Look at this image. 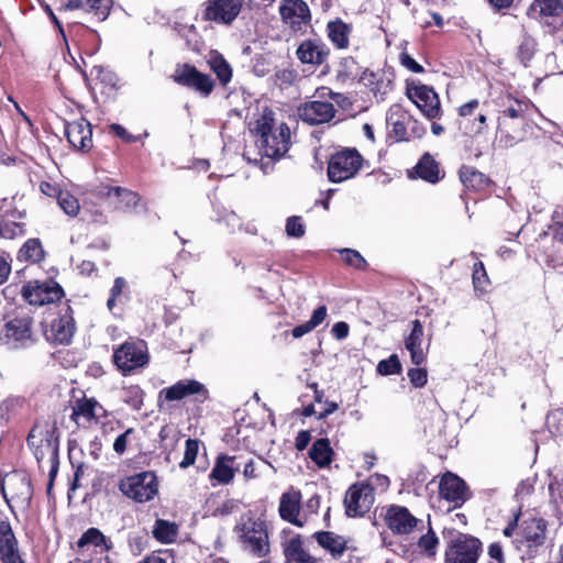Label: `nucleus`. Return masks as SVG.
<instances>
[{"label":"nucleus","instance_id":"obj_1","mask_svg":"<svg viewBox=\"0 0 563 563\" xmlns=\"http://www.w3.org/2000/svg\"><path fill=\"white\" fill-rule=\"evenodd\" d=\"M547 526V521L542 518L523 520L516 539L517 548L529 556L534 555L545 542Z\"/></svg>","mask_w":563,"mask_h":563},{"label":"nucleus","instance_id":"obj_2","mask_svg":"<svg viewBox=\"0 0 563 563\" xmlns=\"http://www.w3.org/2000/svg\"><path fill=\"white\" fill-rule=\"evenodd\" d=\"M287 143H245L243 157L252 164H260L266 174L274 163L288 152Z\"/></svg>","mask_w":563,"mask_h":563},{"label":"nucleus","instance_id":"obj_3","mask_svg":"<svg viewBox=\"0 0 563 563\" xmlns=\"http://www.w3.org/2000/svg\"><path fill=\"white\" fill-rule=\"evenodd\" d=\"M120 490L137 503H146L157 494L156 476L152 472H142L121 479Z\"/></svg>","mask_w":563,"mask_h":563},{"label":"nucleus","instance_id":"obj_4","mask_svg":"<svg viewBox=\"0 0 563 563\" xmlns=\"http://www.w3.org/2000/svg\"><path fill=\"white\" fill-rule=\"evenodd\" d=\"M362 166V157L356 150L346 148L332 155L328 176L333 183H341L353 177Z\"/></svg>","mask_w":563,"mask_h":563},{"label":"nucleus","instance_id":"obj_5","mask_svg":"<svg viewBox=\"0 0 563 563\" xmlns=\"http://www.w3.org/2000/svg\"><path fill=\"white\" fill-rule=\"evenodd\" d=\"M0 487L8 504L14 503L18 507L29 506L32 498V486L24 473L7 474Z\"/></svg>","mask_w":563,"mask_h":563},{"label":"nucleus","instance_id":"obj_6","mask_svg":"<svg viewBox=\"0 0 563 563\" xmlns=\"http://www.w3.org/2000/svg\"><path fill=\"white\" fill-rule=\"evenodd\" d=\"M115 365L124 373L143 367L148 362L147 349L144 341H129L114 351Z\"/></svg>","mask_w":563,"mask_h":563},{"label":"nucleus","instance_id":"obj_7","mask_svg":"<svg viewBox=\"0 0 563 563\" xmlns=\"http://www.w3.org/2000/svg\"><path fill=\"white\" fill-rule=\"evenodd\" d=\"M0 340L9 349H20L32 344V319L22 317L8 321L0 333Z\"/></svg>","mask_w":563,"mask_h":563},{"label":"nucleus","instance_id":"obj_8","mask_svg":"<svg viewBox=\"0 0 563 563\" xmlns=\"http://www.w3.org/2000/svg\"><path fill=\"white\" fill-rule=\"evenodd\" d=\"M245 0H208L203 3L202 19L230 25L240 14Z\"/></svg>","mask_w":563,"mask_h":563},{"label":"nucleus","instance_id":"obj_9","mask_svg":"<svg viewBox=\"0 0 563 563\" xmlns=\"http://www.w3.org/2000/svg\"><path fill=\"white\" fill-rule=\"evenodd\" d=\"M406 95L429 119L439 117L441 111L440 99L432 87L408 81Z\"/></svg>","mask_w":563,"mask_h":563},{"label":"nucleus","instance_id":"obj_10","mask_svg":"<svg viewBox=\"0 0 563 563\" xmlns=\"http://www.w3.org/2000/svg\"><path fill=\"white\" fill-rule=\"evenodd\" d=\"M373 487L367 483L352 485L345 494L344 505L349 517H360L368 512L374 504Z\"/></svg>","mask_w":563,"mask_h":563},{"label":"nucleus","instance_id":"obj_11","mask_svg":"<svg viewBox=\"0 0 563 563\" xmlns=\"http://www.w3.org/2000/svg\"><path fill=\"white\" fill-rule=\"evenodd\" d=\"M527 15L553 30L563 29L562 0H533L527 10Z\"/></svg>","mask_w":563,"mask_h":563},{"label":"nucleus","instance_id":"obj_12","mask_svg":"<svg viewBox=\"0 0 563 563\" xmlns=\"http://www.w3.org/2000/svg\"><path fill=\"white\" fill-rule=\"evenodd\" d=\"M279 14L283 22L295 32L306 30L311 20L310 9L303 0H282Z\"/></svg>","mask_w":563,"mask_h":563},{"label":"nucleus","instance_id":"obj_13","mask_svg":"<svg viewBox=\"0 0 563 563\" xmlns=\"http://www.w3.org/2000/svg\"><path fill=\"white\" fill-rule=\"evenodd\" d=\"M23 296L33 306H44L58 301L64 291L54 280L31 282L23 288Z\"/></svg>","mask_w":563,"mask_h":563},{"label":"nucleus","instance_id":"obj_14","mask_svg":"<svg viewBox=\"0 0 563 563\" xmlns=\"http://www.w3.org/2000/svg\"><path fill=\"white\" fill-rule=\"evenodd\" d=\"M251 132L255 136L262 137L263 141H267L268 137H272L273 141H289L291 136L289 126L284 122L277 124L271 110H265L251 124Z\"/></svg>","mask_w":563,"mask_h":563},{"label":"nucleus","instance_id":"obj_15","mask_svg":"<svg viewBox=\"0 0 563 563\" xmlns=\"http://www.w3.org/2000/svg\"><path fill=\"white\" fill-rule=\"evenodd\" d=\"M481 542L468 536L459 537L445 553V563H476L479 556Z\"/></svg>","mask_w":563,"mask_h":563},{"label":"nucleus","instance_id":"obj_16","mask_svg":"<svg viewBox=\"0 0 563 563\" xmlns=\"http://www.w3.org/2000/svg\"><path fill=\"white\" fill-rule=\"evenodd\" d=\"M71 412V420L78 427H86L92 421H98L100 418L107 416V411L101 404H99L95 398H87L82 396L75 400Z\"/></svg>","mask_w":563,"mask_h":563},{"label":"nucleus","instance_id":"obj_17","mask_svg":"<svg viewBox=\"0 0 563 563\" xmlns=\"http://www.w3.org/2000/svg\"><path fill=\"white\" fill-rule=\"evenodd\" d=\"M385 522L395 534H409L421 520L417 519L406 507L393 505L385 515Z\"/></svg>","mask_w":563,"mask_h":563},{"label":"nucleus","instance_id":"obj_18","mask_svg":"<svg viewBox=\"0 0 563 563\" xmlns=\"http://www.w3.org/2000/svg\"><path fill=\"white\" fill-rule=\"evenodd\" d=\"M242 531L243 541L253 555L263 558L268 553V536L263 523L250 521L243 525Z\"/></svg>","mask_w":563,"mask_h":563},{"label":"nucleus","instance_id":"obj_19","mask_svg":"<svg viewBox=\"0 0 563 563\" xmlns=\"http://www.w3.org/2000/svg\"><path fill=\"white\" fill-rule=\"evenodd\" d=\"M174 79L183 86L194 88L202 96L210 95L214 86L209 75L198 71L196 67L190 65H184L177 69Z\"/></svg>","mask_w":563,"mask_h":563},{"label":"nucleus","instance_id":"obj_20","mask_svg":"<svg viewBox=\"0 0 563 563\" xmlns=\"http://www.w3.org/2000/svg\"><path fill=\"white\" fill-rule=\"evenodd\" d=\"M440 496L453 504V507L462 506L468 499L467 487L462 478L446 473L440 481Z\"/></svg>","mask_w":563,"mask_h":563},{"label":"nucleus","instance_id":"obj_21","mask_svg":"<svg viewBox=\"0 0 563 563\" xmlns=\"http://www.w3.org/2000/svg\"><path fill=\"white\" fill-rule=\"evenodd\" d=\"M335 109L329 101L313 100L299 108V117L309 124H322L333 119Z\"/></svg>","mask_w":563,"mask_h":563},{"label":"nucleus","instance_id":"obj_22","mask_svg":"<svg viewBox=\"0 0 563 563\" xmlns=\"http://www.w3.org/2000/svg\"><path fill=\"white\" fill-rule=\"evenodd\" d=\"M75 329V320L68 308L64 314L52 321L49 329L45 331V336L51 342L67 344L70 342Z\"/></svg>","mask_w":563,"mask_h":563},{"label":"nucleus","instance_id":"obj_23","mask_svg":"<svg viewBox=\"0 0 563 563\" xmlns=\"http://www.w3.org/2000/svg\"><path fill=\"white\" fill-rule=\"evenodd\" d=\"M329 55L327 45L318 38H307L302 41L297 51L296 56L302 64L319 66L323 64Z\"/></svg>","mask_w":563,"mask_h":563},{"label":"nucleus","instance_id":"obj_24","mask_svg":"<svg viewBox=\"0 0 563 563\" xmlns=\"http://www.w3.org/2000/svg\"><path fill=\"white\" fill-rule=\"evenodd\" d=\"M422 323L416 319L412 321V329L408 338L405 340L406 349L410 352L411 362L416 365L422 364L427 358L428 344L423 342Z\"/></svg>","mask_w":563,"mask_h":563},{"label":"nucleus","instance_id":"obj_25","mask_svg":"<svg viewBox=\"0 0 563 563\" xmlns=\"http://www.w3.org/2000/svg\"><path fill=\"white\" fill-rule=\"evenodd\" d=\"M97 195L109 198L114 197L117 199V208L124 210L134 209L140 201V196L136 192L122 187L100 185L97 189Z\"/></svg>","mask_w":563,"mask_h":563},{"label":"nucleus","instance_id":"obj_26","mask_svg":"<svg viewBox=\"0 0 563 563\" xmlns=\"http://www.w3.org/2000/svg\"><path fill=\"white\" fill-rule=\"evenodd\" d=\"M205 391L202 384L195 379L179 380L170 387H167L161 391V395L165 396L168 401L181 400L187 396L196 395Z\"/></svg>","mask_w":563,"mask_h":563},{"label":"nucleus","instance_id":"obj_27","mask_svg":"<svg viewBox=\"0 0 563 563\" xmlns=\"http://www.w3.org/2000/svg\"><path fill=\"white\" fill-rule=\"evenodd\" d=\"M300 495L298 493H285L280 497L279 503V515L280 517L298 527H302L303 523L298 519L300 510Z\"/></svg>","mask_w":563,"mask_h":563},{"label":"nucleus","instance_id":"obj_28","mask_svg":"<svg viewBox=\"0 0 563 563\" xmlns=\"http://www.w3.org/2000/svg\"><path fill=\"white\" fill-rule=\"evenodd\" d=\"M234 460V456H218L209 477L211 479H216L220 484H229L232 482L235 471L238 470L233 466Z\"/></svg>","mask_w":563,"mask_h":563},{"label":"nucleus","instance_id":"obj_29","mask_svg":"<svg viewBox=\"0 0 563 563\" xmlns=\"http://www.w3.org/2000/svg\"><path fill=\"white\" fill-rule=\"evenodd\" d=\"M314 538L319 545L329 551L334 558H340L346 549L345 540L333 532H316Z\"/></svg>","mask_w":563,"mask_h":563},{"label":"nucleus","instance_id":"obj_30","mask_svg":"<svg viewBox=\"0 0 563 563\" xmlns=\"http://www.w3.org/2000/svg\"><path fill=\"white\" fill-rule=\"evenodd\" d=\"M413 172L417 177L431 184L438 183L441 178L439 166L433 157L429 154H424L420 158V161L415 166Z\"/></svg>","mask_w":563,"mask_h":563},{"label":"nucleus","instance_id":"obj_31","mask_svg":"<svg viewBox=\"0 0 563 563\" xmlns=\"http://www.w3.org/2000/svg\"><path fill=\"white\" fill-rule=\"evenodd\" d=\"M285 558L288 563H318L305 549L300 538H292L285 548Z\"/></svg>","mask_w":563,"mask_h":563},{"label":"nucleus","instance_id":"obj_32","mask_svg":"<svg viewBox=\"0 0 563 563\" xmlns=\"http://www.w3.org/2000/svg\"><path fill=\"white\" fill-rule=\"evenodd\" d=\"M461 183L472 190H482L486 188L490 180L481 172L473 167L462 166L459 172Z\"/></svg>","mask_w":563,"mask_h":563},{"label":"nucleus","instance_id":"obj_33","mask_svg":"<svg viewBox=\"0 0 563 563\" xmlns=\"http://www.w3.org/2000/svg\"><path fill=\"white\" fill-rule=\"evenodd\" d=\"M333 450L328 439H318L309 450L310 459L319 466L325 467L332 462Z\"/></svg>","mask_w":563,"mask_h":563},{"label":"nucleus","instance_id":"obj_34","mask_svg":"<svg viewBox=\"0 0 563 563\" xmlns=\"http://www.w3.org/2000/svg\"><path fill=\"white\" fill-rule=\"evenodd\" d=\"M328 36L338 48L349 45L350 26L341 20L330 21L327 25Z\"/></svg>","mask_w":563,"mask_h":563},{"label":"nucleus","instance_id":"obj_35","mask_svg":"<svg viewBox=\"0 0 563 563\" xmlns=\"http://www.w3.org/2000/svg\"><path fill=\"white\" fill-rule=\"evenodd\" d=\"M65 135L67 141H91V124L85 119L69 122L65 126Z\"/></svg>","mask_w":563,"mask_h":563},{"label":"nucleus","instance_id":"obj_36","mask_svg":"<svg viewBox=\"0 0 563 563\" xmlns=\"http://www.w3.org/2000/svg\"><path fill=\"white\" fill-rule=\"evenodd\" d=\"M152 533L161 543H172L177 539L178 526L168 520L157 519L154 523Z\"/></svg>","mask_w":563,"mask_h":563},{"label":"nucleus","instance_id":"obj_37","mask_svg":"<svg viewBox=\"0 0 563 563\" xmlns=\"http://www.w3.org/2000/svg\"><path fill=\"white\" fill-rule=\"evenodd\" d=\"M78 548L85 547H101L108 551L112 548V542L106 538V536L97 528H89L85 531L77 541Z\"/></svg>","mask_w":563,"mask_h":563},{"label":"nucleus","instance_id":"obj_38","mask_svg":"<svg viewBox=\"0 0 563 563\" xmlns=\"http://www.w3.org/2000/svg\"><path fill=\"white\" fill-rule=\"evenodd\" d=\"M45 252L38 239L27 240L19 251V258L31 263H38L44 258Z\"/></svg>","mask_w":563,"mask_h":563},{"label":"nucleus","instance_id":"obj_39","mask_svg":"<svg viewBox=\"0 0 563 563\" xmlns=\"http://www.w3.org/2000/svg\"><path fill=\"white\" fill-rule=\"evenodd\" d=\"M44 450L48 453L49 461H51V470H49L51 483L48 486V489H49L52 486L53 477L56 475L57 470H58L57 449L52 444V442L48 439H45L44 441H42L41 448L36 449V451H35V456H36L37 461H40L41 459L44 457Z\"/></svg>","mask_w":563,"mask_h":563},{"label":"nucleus","instance_id":"obj_40","mask_svg":"<svg viewBox=\"0 0 563 563\" xmlns=\"http://www.w3.org/2000/svg\"><path fill=\"white\" fill-rule=\"evenodd\" d=\"M210 66L217 74V77L222 85H227L232 78V69L229 63L220 55L213 56L210 59Z\"/></svg>","mask_w":563,"mask_h":563},{"label":"nucleus","instance_id":"obj_41","mask_svg":"<svg viewBox=\"0 0 563 563\" xmlns=\"http://www.w3.org/2000/svg\"><path fill=\"white\" fill-rule=\"evenodd\" d=\"M59 207L63 211L70 216L76 217L80 210L78 199L68 191H62L57 198Z\"/></svg>","mask_w":563,"mask_h":563},{"label":"nucleus","instance_id":"obj_42","mask_svg":"<svg viewBox=\"0 0 563 563\" xmlns=\"http://www.w3.org/2000/svg\"><path fill=\"white\" fill-rule=\"evenodd\" d=\"M15 543H18V541L14 537L9 519L4 515L0 514V549Z\"/></svg>","mask_w":563,"mask_h":563},{"label":"nucleus","instance_id":"obj_43","mask_svg":"<svg viewBox=\"0 0 563 563\" xmlns=\"http://www.w3.org/2000/svg\"><path fill=\"white\" fill-rule=\"evenodd\" d=\"M199 451V441L196 439H188L186 441L185 454L183 461L179 463L181 468H187L196 461Z\"/></svg>","mask_w":563,"mask_h":563},{"label":"nucleus","instance_id":"obj_44","mask_svg":"<svg viewBox=\"0 0 563 563\" xmlns=\"http://www.w3.org/2000/svg\"><path fill=\"white\" fill-rule=\"evenodd\" d=\"M439 544V539L435 536V533L431 530V528L428 530V532L419 538L418 547L423 550L428 555H434L435 549Z\"/></svg>","mask_w":563,"mask_h":563},{"label":"nucleus","instance_id":"obj_45","mask_svg":"<svg viewBox=\"0 0 563 563\" xmlns=\"http://www.w3.org/2000/svg\"><path fill=\"white\" fill-rule=\"evenodd\" d=\"M401 369L400 362L397 355H391L387 360H383L377 365V372L380 375L397 374Z\"/></svg>","mask_w":563,"mask_h":563},{"label":"nucleus","instance_id":"obj_46","mask_svg":"<svg viewBox=\"0 0 563 563\" xmlns=\"http://www.w3.org/2000/svg\"><path fill=\"white\" fill-rule=\"evenodd\" d=\"M473 284L476 290H485L488 285V276L485 271L484 264L477 262L473 267Z\"/></svg>","mask_w":563,"mask_h":563},{"label":"nucleus","instance_id":"obj_47","mask_svg":"<svg viewBox=\"0 0 563 563\" xmlns=\"http://www.w3.org/2000/svg\"><path fill=\"white\" fill-rule=\"evenodd\" d=\"M286 233L289 238H302L305 235V225L300 217L292 216L286 221Z\"/></svg>","mask_w":563,"mask_h":563},{"label":"nucleus","instance_id":"obj_48","mask_svg":"<svg viewBox=\"0 0 563 563\" xmlns=\"http://www.w3.org/2000/svg\"><path fill=\"white\" fill-rule=\"evenodd\" d=\"M547 426L551 433H563V409H558L547 416Z\"/></svg>","mask_w":563,"mask_h":563},{"label":"nucleus","instance_id":"obj_49","mask_svg":"<svg viewBox=\"0 0 563 563\" xmlns=\"http://www.w3.org/2000/svg\"><path fill=\"white\" fill-rule=\"evenodd\" d=\"M24 233L23 225L16 222H0V239H14Z\"/></svg>","mask_w":563,"mask_h":563},{"label":"nucleus","instance_id":"obj_50","mask_svg":"<svg viewBox=\"0 0 563 563\" xmlns=\"http://www.w3.org/2000/svg\"><path fill=\"white\" fill-rule=\"evenodd\" d=\"M0 556L2 563H25L21 558L18 543L1 548Z\"/></svg>","mask_w":563,"mask_h":563},{"label":"nucleus","instance_id":"obj_51","mask_svg":"<svg viewBox=\"0 0 563 563\" xmlns=\"http://www.w3.org/2000/svg\"><path fill=\"white\" fill-rule=\"evenodd\" d=\"M126 287V282L123 277H117L110 290V298L107 301V307L112 310L115 307L117 299L122 295L123 289Z\"/></svg>","mask_w":563,"mask_h":563},{"label":"nucleus","instance_id":"obj_52","mask_svg":"<svg viewBox=\"0 0 563 563\" xmlns=\"http://www.w3.org/2000/svg\"><path fill=\"white\" fill-rule=\"evenodd\" d=\"M341 253L343 254V258L346 262V264L357 269H362L366 266V261L357 251L345 249L342 250Z\"/></svg>","mask_w":563,"mask_h":563},{"label":"nucleus","instance_id":"obj_53","mask_svg":"<svg viewBox=\"0 0 563 563\" xmlns=\"http://www.w3.org/2000/svg\"><path fill=\"white\" fill-rule=\"evenodd\" d=\"M393 89V81L390 78H385L384 74L377 79L375 86L372 88V91L374 92L376 98H379L380 100L384 99V97L391 91Z\"/></svg>","mask_w":563,"mask_h":563},{"label":"nucleus","instance_id":"obj_54","mask_svg":"<svg viewBox=\"0 0 563 563\" xmlns=\"http://www.w3.org/2000/svg\"><path fill=\"white\" fill-rule=\"evenodd\" d=\"M124 401L133 409L140 410L143 406V391L140 388H130Z\"/></svg>","mask_w":563,"mask_h":563},{"label":"nucleus","instance_id":"obj_55","mask_svg":"<svg viewBox=\"0 0 563 563\" xmlns=\"http://www.w3.org/2000/svg\"><path fill=\"white\" fill-rule=\"evenodd\" d=\"M537 43L532 37L525 36L520 46L519 55L522 60H529L534 54Z\"/></svg>","mask_w":563,"mask_h":563},{"label":"nucleus","instance_id":"obj_56","mask_svg":"<svg viewBox=\"0 0 563 563\" xmlns=\"http://www.w3.org/2000/svg\"><path fill=\"white\" fill-rule=\"evenodd\" d=\"M134 433L133 428L126 429L123 433L118 435L113 442V451L121 455L125 452L129 438Z\"/></svg>","mask_w":563,"mask_h":563},{"label":"nucleus","instance_id":"obj_57","mask_svg":"<svg viewBox=\"0 0 563 563\" xmlns=\"http://www.w3.org/2000/svg\"><path fill=\"white\" fill-rule=\"evenodd\" d=\"M408 377L415 387H423L427 384L428 374L424 368H411L408 371Z\"/></svg>","mask_w":563,"mask_h":563},{"label":"nucleus","instance_id":"obj_58","mask_svg":"<svg viewBox=\"0 0 563 563\" xmlns=\"http://www.w3.org/2000/svg\"><path fill=\"white\" fill-rule=\"evenodd\" d=\"M400 63L404 67H406L408 70L419 74L423 71V67L418 64L410 55L407 53L400 54Z\"/></svg>","mask_w":563,"mask_h":563},{"label":"nucleus","instance_id":"obj_59","mask_svg":"<svg viewBox=\"0 0 563 563\" xmlns=\"http://www.w3.org/2000/svg\"><path fill=\"white\" fill-rule=\"evenodd\" d=\"M478 106L479 101L477 99L470 100L459 108V114L466 120L468 117L475 113Z\"/></svg>","mask_w":563,"mask_h":563},{"label":"nucleus","instance_id":"obj_60","mask_svg":"<svg viewBox=\"0 0 563 563\" xmlns=\"http://www.w3.org/2000/svg\"><path fill=\"white\" fill-rule=\"evenodd\" d=\"M325 317H327V307L320 306L313 311V313L308 322L311 324V327L313 329H316L319 324H321L324 321Z\"/></svg>","mask_w":563,"mask_h":563},{"label":"nucleus","instance_id":"obj_61","mask_svg":"<svg viewBox=\"0 0 563 563\" xmlns=\"http://www.w3.org/2000/svg\"><path fill=\"white\" fill-rule=\"evenodd\" d=\"M349 324L340 321L333 324L332 333L338 340H343L349 335Z\"/></svg>","mask_w":563,"mask_h":563},{"label":"nucleus","instance_id":"obj_62","mask_svg":"<svg viewBox=\"0 0 563 563\" xmlns=\"http://www.w3.org/2000/svg\"><path fill=\"white\" fill-rule=\"evenodd\" d=\"M310 440H311V435H310L309 431H306V430L300 431L296 437V443H295L296 449L298 451H303L308 446Z\"/></svg>","mask_w":563,"mask_h":563},{"label":"nucleus","instance_id":"obj_63","mask_svg":"<svg viewBox=\"0 0 563 563\" xmlns=\"http://www.w3.org/2000/svg\"><path fill=\"white\" fill-rule=\"evenodd\" d=\"M225 222L232 232L242 231V221L236 213H234V212L229 213L225 217Z\"/></svg>","mask_w":563,"mask_h":563},{"label":"nucleus","instance_id":"obj_64","mask_svg":"<svg viewBox=\"0 0 563 563\" xmlns=\"http://www.w3.org/2000/svg\"><path fill=\"white\" fill-rule=\"evenodd\" d=\"M522 112L523 107L519 101H514L504 110L505 115L512 119L520 117Z\"/></svg>","mask_w":563,"mask_h":563}]
</instances>
